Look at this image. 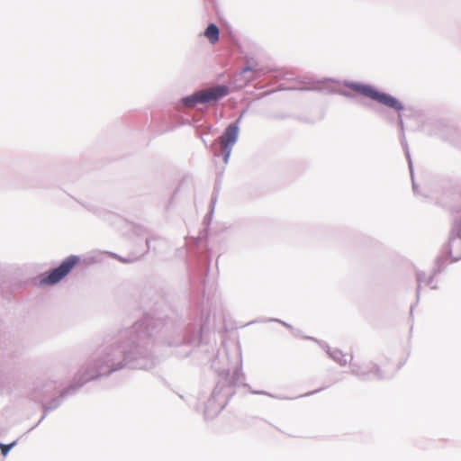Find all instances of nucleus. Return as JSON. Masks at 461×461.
I'll return each instance as SVG.
<instances>
[{
    "label": "nucleus",
    "instance_id": "1",
    "mask_svg": "<svg viewBox=\"0 0 461 461\" xmlns=\"http://www.w3.org/2000/svg\"><path fill=\"white\" fill-rule=\"evenodd\" d=\"M161 321L145 314L131 327L122 331L118 339L106 346L93 362L79 368L73 381L48 403L41 402L43 411L58 409L68 396L75 395L86 383L109 377L124 368L150 369L158 358L153 352L155 336L161 330Z\"/></svg>",
    "mask_w": 461,
    "mask_h": 461
},
{
    "label": "nucleus",
    "instance_id": "2",
    "mask_svg": "<svg viewBox=\"0 0 461 461\" xmlns=\"http://www.w3.org/2000/svg\"><path fill=\"white\" fill-rule=\"evenodd\" d=\"M244 378L245 375L242 371L241 358L232 374H230L229 369H223L218 372V381L212 392L211 397L204 404L203 415L205 420L215 418L225 408L228 402L236 393V387L240 385L249 388V392L253 394H262L277 398L263 390H252L249 384L240 382V380Z\"/></svg>",
    "mask_w": 461,
    "mask_h": 461
},
{
    "label": "nucleus",
    "instance_id": "3",
    "mask_svg": "<svg viewBox=\"0 0 461 461\" xmlns=\"http://www.w3.org/2000/svg\"><path fill=\"white\" fill-rule=\"evenodd\" d=\"M210 314L203 311L198 322L190 323L174 335L164 339L163 344L176 348V354L181 357L190 356L194 348L203 352H213V346L207 341L209 333Z\"/></svg>",
    "mask_w": 461,
    "mask_h": 461
},
{
    "label": "nucleus",
    "instance_id": "4",
    "mask_svg": "<svg viewBox=\"0 0 461 461\" xmlns=\"http://www.w3.org/2000/svg\"><path fill=\"white\" fill-rule=\"evenodd\" d=\"M216 195L211 198V210L204 216L203 224V228L200 230L199 235L195 239L196 249L194 253V262L190 267V280L192 285L198 286L203 292L207 275L210 271L211 253L208 249V229L212 221V213L214 211V204L216 203Z\"/></svg>",
    "mask_w": 461,
    "mask_h": 461
},
{
    "label": "nucleus",
    "instance_id": "5",
    "mask_svg": "<svg viewBox=\"0 0 461 461\" xmlns=\"http://www.w3.org/2000/svg\"><path fill=\"white\" fill-rule=\"evenodd\" d=\"M342 86L345 87H348V89L356 92L357 94L369 98L372 101H375L378 103L379 104H382L388 109H391L397 113V123L401 129L402 132V145L403 146L404 141H406V139L404 137V123L402 115V112L405 110V106L403 103L395 97L394 95L382 91L375 87V86L359 82V81H352V80H344L342 82Z\"/></svg>",
    "mask_w": 461,
    "mask_h": 461
},
{
    "label": "nucleus",
    "instance_id": "6",
    "mask_svg": "<svg viewBox=\"0 0 461 461\" xmlns=\"http://www.w3.org/2000/svg\"><path fill=\"white\" fill-rule=\"evenodd\" d=\"M453 215V223L447 243L444 246L439 256H444V264L447 266V260L451 258V262H456L461 259V205L451 208Z\"/></svg>",
    "mask_w": 461,
    "mask_h": 461
},
{
    "label": "nucleus",
    "instance_id": "7",
    "mask_svg": "<svg viewBox=\"0 0 461 461\" xmlns=\"http://www.w3.org/2000/svg\"><path fill=\"white\" fill-rule=\"evenodd\" d=\"M80 260L81 258L77 255H70L65 258L58 267L41 275L39 285L41 286H46L59 284L71 273Z\"/></svg>",
    "mask_w": 461,
    "mask_h": 461
},
{
    "label": "nucleus",
    "instance_id": "8",
    "mask_svg": "<svg viewBox=\"0 0 461 461\" xmlns=\"http://www.w3.org/2000/svg\"><path fill=\"white\" fill-rule=\"evenodd\" d=\"M239 140L238 128L237 126H231L230 128H225L220 137V140L222 143V149L220 152L218 150L219 143L217 140L211 141V150L213 152L215 157H221L224 164H228L232 149Z\"/></svg>",
    "mask_w": 461,
    "mask_h": 461
},
{
    "label": "nucleus",
    "instance_id": "9",
    "mask_svg": "<svg viewBox=\"0 0 461 461\" xmlns=\"http://www.w3.org/2000/svg\"><path fill=\"white\" fill-rule=\"evenodd\" d=\"M11 357V350L4 348L0 342V391L2 393H10L12 392V384L14 377L7 371L9 367L7 358Z\"/></svg>",
    "mask_w": 461,
    "mask_h": 461
},
{
    "label": "nucleus",
    "instance_id": "10",
    "mask_svg": "<svg viewBox=\"0 0 461 461\" xmlns=\"http://www.w3.org/2000/svg\"><path fill=\"white\" fill-rule=\"evenodd\" d=\"M352 359L353 355H351L349 361L350 372L352 375H356L360 380H369L372 378L381 380L386 378V376L383 375L380 367L374 363H369L365 366H360L357 363H353Z\"/></svg>",
    "mask_w": 461,
    "mask_h": 461
},
{
    "label": "nucleus",
    "instance_id": "11",
    "mask_svg": "<svg viewBox=\"0 0 461 461\" xmlns=\"http://www.w3.org/2000/svg\"><path fill=\"white\" fill-rule=\"evenodd\" d=\"M202 104H218L230 94V87L226 85H217L214 87L200 89Z\"/></svg>",
    "mask_w": 461,
    "mask_h": 461
},
{
    "label": "nucleus",
    "instance_id": "12",
    "mask_svg": "<svg viewBox=\"0 0 461 461\" xmlns=\"http://www.w3.org/2000/svg\"><path fill=\"white\" fill-rule=\"evenodd\" d=\"M446 268L444 264V256H438L435 260V267H433L431 275L427 278L426 274L424 272L417 273V282L418 286L416 289V297L420 299V285L421 283H426L428 285H430V288L433 290L438 289L437 285H432V282L434 277L443 272Z\"/></svg>",
    "mask_w": 461,
    "mask_h": 461
},
{
    "label": "nucleus",
    "instance_id": "13",
    "mask_svg": "<svg viewBox=\"0 0 461 461\" xmlns=\"http://www.w3.org/2000/svg\"><path fill=\"white\" fill-rule=\"evenodd\" d=\"M55 386L50 382H37L32 389L29 396L35 402H43L44 400L51 393Z\"/></svg>",
    "mask_w": 461,
    "mask_h": 461
},
{
    "label": "nucleus",
    "instance_id": "14",
    "mask_svg": "<svg viewBox=\"0 0 461 461\" xmlns=\"http://www.w3.org/2000/svg\"><path fill=\"white\" fill-rule=\"evenodd\" d=\"M202 104L200 91L196 90L193 92L191 95H185L181 97L177 103V107L179 109L183 108H195L197 105Z\"/></svg>",
    "mask_w": 461,
    "mask_h": 461
},
{
    "label": "nucleus",
    "instance_id": "15",
    "mask_svg": "<svg viewBox=\"0 0 461 461\" xmlns=\"http://www.w3.org/2000/svg\"><path fill=\"white\" fill-rule=\"evenodd\" d=\"M220 29L214 23H209L204 29L203 35L207 38L209 42L212 45L216 44L220 39Z\"/></svg>",
    "mask_w": 461,
    "mask_h": 461
},
{
    "label": "nucleus",
    "instance_id": "16",
    "mask_svg": "<svg viewBox=\"0 0 461 461\" xmlns=\"http://www.w3.org/2000/svg\"><path fill=\"white\" fill-rule=\"evenodd\" d=\"M325 348H327V354L329 357L337 362L339 366H344L348 364V360L343 352L339 348L332 349L328 344H325Z\"/></svg>",
    "mask_w": 461,
    "mask_h": 461
},
{
    "label": "nucleus",
    "instance_id": "17",
    "mask_svg": "<svg viewBox=\"0 0 461 461\" xmlns=\"http://www.w3.org/2000/svg\"><path fill=\"white\" fill-rule=\"evenodd\" d=\"M403 149L405 152L406 158L408 160V167H409V171H410V175H411V178L412 190L415 194H419V186L416 184L415 179H414L413 164H412V160H411V153L409 150L407 141H404Z\"/></svg>",
    "mask_w": 461,
    "mask_h": 461
},
{
    "label": "nucleus",
    "instance_id": "18",
    "mask_svg": "<svg viewBox=\"0 0 461 461\" xmlns=\"http://www.w3.org/2000/svg\"><path fill=\"white\" fill-rule=\"evenodd\" d=\"M403 149L405 152L406 158L408 160V167H409V171H410V175H411V178L412 190L415 194H419V186L416 184L415 179H414L413 164H412V160H411V153L409 150L407 141H404Z\"/></svg>",
    "mask_w": 461,
    "mask_h": 461
},
{
    "label": "nucleus",
    "instance_id": "19",
    "mask_svg": "<svg viewBox=\"0 0 461 461\" xmlns=\"http://www.w3.org/2000/svg\"><path fill=\"white\" fill-rule=\"evenodd\" d=\"M403 149L405 152L406 158L408 160V167H409V171H410V175H411V178L412 190L415 194H419V186L416 184L415 179H414L413 164H412V160H411V153L409 150L407 141H404Z\"/></svg>",
    "mask_w": 461,
    "mask_h": 461
},
{
    "label": "nucleus",
    "instance_id": "20",
    "mask_svg": "<svg viewBox=\"0 0 461 461\" xmlns=\"http://www.w3.org/2000/svg\"><path fill=\"white\" fill-rule=\"evenodd\" d=\"M337 83V81H335L334 79L332 78H325L323 81L321 82V86H312V87H302L301 90L303 91H323L324 89L327 88L326 85L328 83Z\"/></svg>",
    "mask_w": 461,
    "mask_h": 461
},
{
    "label": "nucleus",
    "instance_id": "21",
    "mask_svg": "<svg viewBox=\"0 0 461 461\" xmlns=\"http://www.w3.org/2000/svg\"><path fill=\"white\" fill-rule=\"evenodd\" d=\"M17 444V440H14L11 443L5 444L0 442L1 455L6 456L13 447Z\"/></svg>",
    "mask_w": 461,
    "mask_h": 461
},
{
    "label": "nucleus",
    "instance_id": "22",
    "mask_svg": "<svg viewBox=\"0 0 461 461\" xmlns=\"http://www.w3.org/2000/svg\"><path fill=\"white\" fill-rule=\"evenodd\" d=\"M113 258H115L117 260H119L120 262L122 263H126V264H129V263H132L134 261H136V258H133V257H122L116 253H113V252H107Z\"/></svg>",
    "mask_w": 461,
    "mask_h": 461
},
{
    "label": "nucleus",
    "instance_id": "23",
    "mask_svg": "<svg viewBox=\"0 0 461 461\" xmlns=\"http://www.w3.org/2000/svg\"><path fill=\"white\" fill-rule=\"evenodd\" d=\"M433 126L435 127V130L429 131V134H438V131L436 130H439V128L444 126V123L438 120L428 122L425 123L424 127Z\"/></svg>",
    "mask_w": 461,
    "mask_h": 461
},
{
    "label": "nucleus",
    "instance_id": "24",
    "mask_svg": "<svg viewBox=\"0 0 461 461\" xmlns=\"http://www.w3.org/2000/svg\"><path fill=\"white\" fill-rule=\"evenodd\" d=\"M248 72H251V73H253V77H250V78H248V80H251V79L255 78L257 76H258V73L257 72V70L255 69V68H254V67H252V66H251V65H249V64L246 65L245 67H243V68H241V70H240V74H241V75H244V74H246V73H248Z\"/></svg>",
    "mask_w": 461,
    "mask_h": 461
},
{
    "label": "nucleus",
    "instance_id": "25",
    "mask_svg": "<svg viewBox=\"0 0 461 461\" xmlns=\"http://www.w3.org/2000/svg\"><path fill=\"white\" fill-rule=\"evenodd\" d=\"M201 128H202V126H197V127H196V130H195L196 134L199 136V138H200V139H201V140L203 141V145H204L206 148H208V149H211V142H210V141H209V140L204 137V136H205V134H203V133H202V132H201Z\"/></svg>",
    "mask_w": 461,
    "mask_h": 461
},
{
    "label": "nucleus",
    "instance_id": "26",
    "mask_svg": "<svg viewBox=\"0 0 461 461\" xmlns=\"http://www.w3.org/2000/svg\"><path fill=\"white\" fill-rule=\"evenodd\" d=\"M245 113H246V110H243L240 113V114L239 115V117L234 122H232L230 124H228L226 128H230L231 126L233 127L236 124V126L238 128V135H239L240 134V122H241V120H242V118H243Z\"/></svg>",
    "mask_w": 461,
    "mask_h": 461
},
{
    "label": "nucleus",
    "instance_id": "27",
    "mask_svg": "<svg viewBox=\"0 0 461 461\" xmlns=\"http://www.w3.org/2000/svg\"><path fill=\"white\" fill-rule=\"evenodd\" d=\"M201 132L208 135V134H213L216 131L212 124H201Z\"/></svg>",
    "mask_w": 461,
    "mask_h": 461
},
{
    "label": "nucleus",
    "instance_id": "28",
    "mask_svg": "<svg viewBox=\"0 0 461 461\" xmlns=\"http://www.w3.org/2000/svg\"><path fill=\"white\" fill-rule=\"evenodd\" d=\"M303 338H304L305 339H310V340H312V341H314V342L318 343V344H319V346H320L321 348H323V349H325V350L327 351V348H325V344H327L326 342L321 341V340H319V339H315V338H312V337H309V336H304Z\"/></svg>",
    "mask_w": 461,
    "mask_h": 461
},
{
    "label": "nucleus",
    "instance_id": "29",
    "mask_svg": "<svg viewBox=\"0 0 461 461\" xmlns=\"http://www.w3.org/2000/svg\"><path fill=\"white\" fill-rule=\"evenodd\" d=\"M159 240L157 239V238H151V239H147L146 240V245H147V248H148V250H156V247L151 245L152 242L154 241H158Z\"/></svg>",
    "mask_w": 461,
    "mask_h": 461
},
{
    "label": "nucleus",
    "instance_id": "30",
    "mask_svg": "<svg viewBox=\"0 0 461 461\" xmlns=\"http://www.w3.org/2000/svg\"><path fill=\"white\" fill-rule=\"evenodd\" d=\"M326 388H328V386H323V387H321V388H319V389H316V390H313V391L308 392V393H306L303 394L302 396H303V397L311 396V395H313V394H315V393H318L321 392L322 390H324V389H326Z\"/></svg>",
    "mask_w": 461,
    "mask_h": 461
},
{
    "label": "nucleus",
    "instance_id": "31",
    "mask_svg": "<svg viewBox=\"0 0 461 461\" xmlns=\"http://www.w3.org/2000/svg\"><path fill=\"white\" fill-rule=\"evenodd\" d=\"M269 321H276V322H279L281 323L283 326H285V328L289 329V330H293V326L285 321H283L279 319H270Z\"/></svg>",
    "mask_w": 461,
    "mask_h": 461
},
{
    "label": "nucleus",
    "instance_id": "32",
    "mask_svg": "<svg viewBox=\"0 0 461 461\" xmlns=\"http://www.w3.org/2000/svg\"><path fill=\"white\" fill-rule=\"evenodd\" d=\"M49 412H50V411H43V414H42V416L41 417L40 420L37 422V424H36L35 426L32 427V428L29 429V431H30V430H32L34 428H36V427H37V426H38V425H39V424H40V423H41V421L46 418V416L48 415V413H49Z\"/></svg>",
    "mask_w": 461,
    "mask_h": 461
},
{
    "label": "nucleus",
    "instance_id": "33",
    "mask_svg": "<svg viewBox=\"0 0 461 461\" xmlns=\"http://www.w3.org/2000/svg\"><path fill=\"white\" fill-rule=\"evenodd\" d=\"M339 95L347 97V98H352L354 96V95L348 91H344V90H341L339 92Z\"/></svg>",
    "mask_w": 461,
    "mask_h": 461
},
{
    "label": "nucleus",
    "instance_id": "34",
    "mask_svg": "<svg viewBox=\"0 0 461 461\" xmlns=\"http://www.w3.org/2000/svg\"><path fill=\"white\" fill-rule=\"evenodd\" d=\"M387 121L390 122H394V117L393 116H389V117H387Z\"/></svg>",
    "mask_w": 461,
    "mask_h": 461
},
{
    "label": "nucleus",
    "instance_id": "35",
    "mask_svg": "<svg viewBox=\"0 0 461 461\" xmlns=\"http://www.w3.org/2000/svg\"><path fill=\"white\" fill-rule=\"evenodd\" d=\"M414 307H415V305H411V309H410V311H411V315L412 314V312H413Z\"/></svg>",
    "mask_w": 461,
    "mask_h": 461
}]
</instances>
